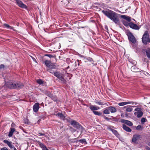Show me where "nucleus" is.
Listing matches in <instances>:
<instances>
[{
    "label": "nucleus",
    "instance_id": "1",
    "mask_svg": "<svg viewBox=\"0 0 150 150\" xmlns=\"http://www.w3.org/2000/svg\"><path fill=\"white\" fill-rule=\"evenodd\" d=\"M102 12L115 23L117 24L120 23V20L117 16V14L114 11L107 9L106 10H102Z\"/></svg>",
    "mask_w": 150,
    "mask_h": 150
},
{
    "label": "nucleus",
    "instance_id": "2",
    "mask_svg": "<svg viewBox=\"0 0 150 150\" xmlns=\"http://www.w3.org/2000/svg\"><path fill=\"white\" fill-rule=\"evenodd\" d=\"M7 87L9 88H22L24 86L23 84L21 82H18L14 83L12 82H8L5 84Z\"/></svg>",
    "mask_w": 150,
    "mask_h": 150
},
{
    "label": "nucleus",
    "instance_id": "3",
    "mask_svg": "<svg viewBox=\"0 0 150 150\" xmlns=\"http://www.w3.org/2000/svg\"><path fill=\"white\" fill-rule=\"evenodd\" d=\"M142 42L145 45L150 43V35L147 31H146L143 35L142 38Z\"/></svg>",
    "mask_w": 150,
    "mask_h": 150
},
{
    "label": "nucleus",
    "instance_id": "4",
    "mask_svg": "<svg viewBox=\"0 0 150 150\" xmlns=\"http://www.w3.org/2000/svg\"><path fill=\"white\" fill-rule=\"evenodd\" d=\"M142 138V135L138 134L133 135L131 143L134 145H137L140 143L141 139Z\"/></svg>",
    "mask_w": 150,
    "mask_h": 150
},
{
    "label": "nucleus",
    "instance_id": "5",
    "mask_svg": "<svg viewBox=\"0 0 150 150\" xmlns=\"http://www.w3.org/2000/svg\"><path fill=\"white\" fill-rule=\"evenodd\" d=\"M54 75L64 84H66L67 82L66 80L64 78V75L60 71H56L53 74Z\"/></svg>",
    "mask_w": 150,
    "mask_h": 150
},
{
    "label": "nucleus",
    "instance_id": "6",
    "mask_svg": "<svg viewBox=\"0 0 150 150\" xmlns=\"http://www.w3.org/2000/svg\"><path fill=\"white\" fill-rule=\"evenodd\" d=\"M126 34L128 37V39L129 42L133 44L136 43V39L132 33H131L129 30L126 31Z\"/></svg>",
    "mask_w": 150,
    "mask_h": 150
},
{
    "label": "nucleus",
    "instance_id": "7",
    "mask_svg": "<svg viewBox=\"0 0 150 150\" xmlns=\"http://www.w3.org/2000/svg\"><path fill=\"white\" fill-rule=\"evenodd\" d=\"M71 125L77 129L81 130L83 131L84 130V128L78 122L74 120L71 123Z\"/></svg>",
    "mask_w": 150,
    "mask_h": 150
},
{
    "label": "nucleus",
    "instance_id": "8",
    "mask_svg": "<svg viewBox=\"0 0 150 150\" xmlns=\"http://www.w3.org/2000/svg\"><path fill=\"white\" fill-rule=\"evenodd\" d=\"M142 51L144 55L147 57L149 60H150V47L142 49Z\"/></svg>",
    "mask_w": 150,
    "mask_h": 150
},
{
    "label": "nucleus",
    "instance_id": "9",
    "mask_svg": "<svg viewBox=\"0 0 150 150\" xmlns=\"http://www.w3.org/2000/svg\"><path fill=\"white\" fill-rule=\"evenodd\" d=\"M56 66L54 64V63H52L51 65H50V66L47 67L48 69L47 71L50 72V73L54 74L55 71L53 70V69L56 68Z\"/></svg>",
    "mask_w": 150,
    "mask_h": 150
},
{
    "label": "nucleus",
    "instance_id": "10",
    "mask_svg": "<svg viewBox=\"0 0 150 150\" xmlns=\"http://www.w3.org/2000/svg\"><path fill=\"white\" fill-rule=\"evenodd\" d=\"M16 2L17 5L20 8L26 9L27 6L20 0H16Z\"/></svg>",
    "mask_w": 150,
    "mask_h": 150
},
{
    "label": "nucleus",
    "instance_id": "11",
    "mask_svg": "<svg viewBox=\"0 0 150 150\" xmlns=\"http://www.w3.org/2000/svg\"><path fill=\"white\" fill-rule=\"evenodd\" d=\"M135 111H136L137 112H135L134 114L137 115V117L139 118L142 116L143 113L141 108H136Z\"/></svg>",
    "mask_w": 150,
    "mask_h": 150
},
{
    "label": "nucleus",
    "instance_id": "12",
    "mask_svg": "<svg viewBox=\"0 0 150 150\" xmlns=\"http://www.w3.org/2000/svg\"><path fill=\"white\" fill-rule=\"evenodd\" d=\"M111 127L114 128V127L109 125L108 127L107 128V129L111 131L115 136L117 137H118L120 135L117 131L115 129H112Z\"/></svg>",
    "mask_w": 150,
    "mask_h": 150
},
{
    "label": "nucleus",
    "instance_id": "13",
    "mask_svg": "<svg viewBox=\"0 0 150 150\" xmlns=\"http://www.w3.org/2000/svg\"><path fill=\"white\" fill-rule=\"evenodd\" d=\"M129 26L131 28L136 30H138L140 28V27L137 25L133 23L132 22H129Z\"/></svg>",
    "mask_w": 150,
    "mask_h": 150
},
{
    "label": "nucleus",
    "instance_id": "14",
    "mask_svg": "<svg viewBox=\"0 0 150 150\" xmlns=\"http://www.w3.org/2000/svg\"><path fill=\"white\" fill-rule=\"evenodd\" d=\"M120 122L130 126H132L133 125L131 121L121 119Z\"/></svg>",
    "mask_w": 150,
    "mask_h": 150
},
{
    "label": "nucleus",
    "instance_id": "15",
    "mask_svg": "<svg viewBox=\"0 0 150 150\" xmlns=\"http://www.w3.org/2000/svg\"><path fill=\"white\" fill-rule=\"evenodd\" d=\"M80 56L83 58V60H84L85 62H87V61L93 62V59L89 57H85L82 55H81Z\"/></svg>",
    "mask_w": 150,
    "mask_h": 150
},
{
    "label": "nucleus",
    "instance_id": "16",
    "mask_svg": "<svg viewBox=\"0 0 150 150\" xmlns=\"http://www.w3.org/2000/svg\"><path fill=\"white\" fill-rule=\"evenodd\" d=\"M39 108V104L37 103H35L33 106V110L35 112H37Z\"/></svg>",
    "mask_w": 150,
    "mask_h": 150
},
{
    "label": "nucleus",
    "instance_id": "17",
    "mask_svg": "<svg viewBox=\"0 0 150 150\" xmlns=\"http://www.w3.org/2000/svg\"><path fill=\"white\" fill-rule=\"evenodd\" d=\"M120 17L126 20L127 21L130 22L131 21V17L125 15H120Z\"/></svg>",
    "mask_w": 150,
    "mask_h": 150
},
{
    "label": "nucleus",
    "instance_id": "18",
    "mask_svg": "<svg viewBox=\"0 0 150 150\" xmlns=\"http://www.w3.org/2000/svg\"><path fill=\"white\" fill-rule=\"evenodd\" d=\"M38 143L39 146L42 149V150H49L43 143L39 141L38 142Z\"/></svg>",
    "mask_w": 150,
    "mask_h": 150
},
{
    "label": "nucleus",
    "instance_id": "19",
    "mask_svg": "<svg viewBox=\"0 0 150 150\" xmlns=\"http://www.w3.org/2000/svg\"><path fill=\"white\" fill-rule=\"evenodd\" d=\"M122 128L128 132H130L132 130L130 128L127 127L124 124L122 125Z\"/></svg>",
    "mask_w": 150,
    "mask_h": 150
},
{
    "label": "nucleus",
    "instance_id": "20",
    "mask_svg": "<svg viewBox=\"0 0 150 150\" xmlns=\"http://www.w3.org/2000/svg\"><path fill=\"white\" fill-rule=\"evenodd\" d=\"M132 106L127 105L124 107L123 108H126L125 111L126 112H131L133 110V108H132Z\"/></svg>",
    "mask_w": 150,
    "mask_h": 150
},
{
    "label": "nucleus",
    "instance_id": "21",
    "mask_svg": "<svg viewBox=\"0 0 150 150\" xmlns=\"http://www.w3.org/2000/svg\"><path fill=\"white\" fill-rule=\"evenodd\" d=\"M108 107V110H109L110 112L111 113H115L117 111L116 108L112 106H110Z\"/></svg>",
    "mask_w": 150,
    "mask_h": 150
},
{
    "label": "nucleus",
    "instance_id": "22",
    "mask_svg": "<svg viewBox=\"0 0 150 150\" xmlns=\"http://www.w3.org/2000/svg\"><path fill=\"white\" fill-rule=\"evenodd\" d=\"M16 131V129L14 128H11L10 129L9 132L8 134V136L9 137H12L13 135V133Z\"/></svg>",
    "mask_w": 150,
    "mask_h": 150
},
{
    "label": "nucleus",
    "instance_id": "23",
    "mask_svg": "<svg viewBox=\"0 0 150 150\" xmlns=\"http://www.w3.org/2000/svg\"><path fill=\"white\" fill-rule=\"evenodd\" d=\"M4 143L6 144L11 149L13 148V146L12 144V142H9L7 140H4L3 141Z\"/></svg>",
    "mask_w": 150,
    "mask_h": 150
},
{
    "label": "nucleus",
    "instance_id": "24",
    "mask_svg": "<svg viewBox=\"0 0 150 150\" xmlns=\"http://www.w3.org/2000/svg\"><path fill=\"white\" fill-rule=\"evenodd\" d=\"M56 116L59 117L61 119H62L63 120H65V117L63 114L62 113L58 112L56 115Z\"/></svg>",
    "mask_w": 150,
    "mask_h": 150
},
{
    "label": "nucleus",
    "instance_id": "25",
    "mask_svg": "<svg viewBox=\"0 0 150 150\" xmlns=\"http://www.w3.org/2000/svg\"><path fill=\"white\" fill-rule=\"evenodd\" d=\"M131 70L132 71L137 72H139V69H138L136 66H132L131 68Z\"/></svg>",
    "mask_w": 150,
    "mask_h": 150
},
{
    "label": "nucleus",
    "instance_id": "26",
    "mask_svg": "<svg viewBox=\"0 0 150 150\" xmlns=\"http://www.w3.org/2000/svg\"><path fill=\"white\" fill-rule=\"evenodd\" d=\"M89 108L93 112V111L97 110L100 109L99 107H96L94 106L93 105H90V106Z\"/></svg>",
    "mask_w": 150,
    "mask_h": 150
},
{
    "label": "nucleus",
    "instance_id": "27",
    "mask_svg": "<svg viewBox=\"0 0 150 150\" xmlns=\"http://www.w3.org/2000/svg\"><path fill=\"white\" fill-rule=\"evenodd\" d=\"M4 26L6 28L8 29H12L13 30V31H16V30L14 29V28L12 26H11L10 25H9L6 24V23H4Z\"/></svg>",
    "mask_w": 150,
    "mask_h": 150
},
{
    "label": "nucleus",
    "instance_id": "28",
    "mask_svg": "<svg viewBox=\"0 0 150 150\" xmlns=\"http://www.w3.org/2000/svg\"><path fill=\"white\" fill-rule=\"evenodd\" d=\"M120 119L116 117L111 116L110 120L114 122H117L119 121Z\"/></svg>",
    "mask_w": 150,
    "mask_h": 150
},
{
    "label": "nucleus",
    "instance_id": "29",
    "mask_svg": "<svg viewBox=\"0 0 150 150\" xmlns=\"http://www.w3.org/2000/svg\"><path fill=\"white\" fill-rule=\"evenodd\" d=\"M52 63L51 61L47 60H45L44 62V63L47 67H48Z\"/></svg>",
    "mask_w": 150,
    "mask_h": 150
},
{
    "label": "nucleus",
    "instance_id": "30",
    "mask_svg": "<svg viewBox=\"0 0 150 150\" xmlns=\"http://www.w3.org/2000/svg\"><path fill=\"white\" fill-rule=\"evenodd\" d=\"M131 103L130 102H122L119 103L118 104V105L120 106H123L124 105H126L130 104Z\"/></svg>",
    "mask_w": 150,
    "mask_h": 150
},
{
    "label": "nucleus",
    "instance_id": "31",
    "mask_svg": "<svg viewBox=\"0 0 150 150\" xmlns=\"http://www.w3.org/2000/svg\"><path fill=\"white\" fill-rule=\"evenodd\" d=\"M140 74L142 75L143 76L144 75L148 76H150V75L149 73L145 71H142V72H141L140 73Z\"/></svg>",
    "mask_w": 150,
    "mask_h": 150
},
{
    "label": "nucleus",
    "instance_id": "32",
    "mask_svg": "<svg viewBox=\"0 0 150 150\" xmlns=\"http://www.w3.org/2000/svg\"><path fill=\"white\" fill-rule=\"evenodd\" d=\"M136 129L137 130L142 131L144 129V127L141 125H138L136 127Z\"/></svg>",
    "mask_w": 150,
    "mask_h": 150
},
{
    "label": "nucleus",
    "instance_id": "33",
    "mask_svg": "<svg viewBox=\"0 0 150 150\" xmlns=\"http://www.w3.org/2000/svg\"><path fill=\"white\" fill-rule=\"evenodd\" d=\"M122 22L123 24L126 27H127L129 25V23L127 21H125V20H122Z\"/></svg>",
    "mask_w": 150,
    "mask_h": 150
},
{
    "label": "nucleus",
    "instance_id": "34",
    "mask_svg": "<svg viewBox=\"0 0 150 150\" xmlns=\"http://www.w3.org/2000/svg\"><path fill=\"white\" fill-rule=\"evenodd\" d=\"M45 56H47L50 58H54L56 57V56L55 55H52L51 54H44Z\"/></svg>",
    "mask_w": 150,
    "mask_h": 150
},
{
    "label": "nucleus",
    "instance_id": "35",
    "mask_svg": "<svg viewBox=\"0 0 150 150\" xmlns=\"http://www.w3.org/2000/svg\"><path fill=\"white\" fill-rule=\"evenodd\" d=\"M50 98L54 102H57L59 100L57 99V96H54L52 95Z\"/></svg>",
    "mask_w": 150,
    "mask_h": 150
},
{
    "label": "nucleus",
    "instance_id": "36",
    "mask_svg": "<svg viewBox=\"0 0 150 150\" xmlns=\"http://www.w3.org/2000/svg\"><path fill=\"white\" fill-rule=\"evenodd\" d=\"M93 113L95 115L101 116L102 115V113L100 112H99L95 111H93Z\"/></svg>",
    "mask_w": 150,
    "mask_h": 150
},
{
    "label": "nucleus",
    "instance_id": "37",
    "mask_svg": "<svg viewBox=\"0 0 150 150\" xmlns=\"http://www.w3.org/2000/svg\"><path fill=\"white\" fill-rule=\"evenodd\" d=\"M95 102L96 104L100 105H104L105 104V103H103V102H101L100 101H98L96 100H95Z\"/></svg>",
    "mask_w": 150,
    "mask_h": 150
},
{
    "label": "nucleus",
    "instance_id": "38",
    "mask_svg": "<svg viewBox=\"0 0 150 150\" xmlns=\"http://www.w3.org/2000/svg\"><path fill=\"white\" fill-rule=\"evenodd\" d=\"M108 107L107 108L103 111V113L105 114H109L110 112L109 110L108 109Z\"/></svg>",
    "mask_w": 150,
    "mask_h": 150
},
{
    "label": "nucleus",
    "instance_id": "39",
    "mask_svg": "<svg viewBox=\"0 0 150 150\" xmlns=\"http://www.w3.org/2000/svg\"><path fill=\"white\" fill-rule=\"evenodd\" d=\"M65 120H66L67 122L69 123L71 125V123L74 121V120H72L71 118L69 117L67 118H65Z\"/></svg>",
    "mask_w": 150,
    "mask_h": 150
},
{
    "label": "nucleus",
    "instance_id": "40",
    "mask_svg": "<svg viewBox=\"0 0 150 150\" xmlns=\"http://www.w3.org/2000/svg\"><path fill=\"white\" fill-rule=\"evenodd\" d=\"M128 61L129 62L133 65H135L137 63L135 61L132 59H128Z\"/></svg>",
    "mask_w": 150,
    "mask_h": 150
},
{
    "label": "nucleus",
    "instance_id": "41",
    "mask_svg": "<svg viewBox=\"0 0 150 150\" xmlns=\"http://www.w3.org/2000/svg\"><path fill=\"white\" fill-rule=\"evenodd\" d=\"M37 82L40 85H41L43 83L44 81L41 79H40L37 81Z\"/></svg>",
    "mask_w": 150,
    "mask_h": 150
},
{
    "label": "nucleus",
    "instance_id": "42",
    "mask_svg": "<svg viewBox=\"0 0 150 150\" xmlns=\"http://www.w3.org/2000/svg\"><path fill=\"white\" fill-rule=\"evenodd\" d=\"M46 94L48 97L50 98L51 96L52 95V94L50 92L47 91L46 92Z\"/></svg>",
    "mask_w": 150,
    "mask_h": 150
},
{
    "label": "nucleus",
    "instance_id": "43",
    "mask_svg": "<svg viewBox=\"0 0 150 150\" xmlns=\"http://www.w3.org/2000/svg\"><path fill=\"white\" fill-rule=\"evenodd\" d=\"M79 141L82 144H83L84 143H85L86 144H87V142H86V140L85 139H80L79 140Z\"/></svg>",
    "mask_w": 150,
    "mask_h": 150
},
{
    "label": "nucleus",
    "instance_id": "44",
    "mask_svg": "<svg viewBox=\"0 0 150 150\" xmlns=\"http://www.w3.org/2000/svg\"><path fill=\"white\" fill-rule=\"evenodd\" d=\"M146 121V119L145 118L142 117L141 119V123L142 124H143Z\"/></svg>",
    "mask_w": 150,
    "mask_h": 150
},
{
    "label": "nucleus",
    "instance_id": "45",
    "mask_svg": "<svg viewBox=\"0 0 150 150\" xmlns=\"http://www.w3.org/2000/svg\"><path fill=\"white\" fill-rule=\"evenodd\" d=\"M149 59H148L146 58H144L142 59V61L144 62H146L147 64L149 63Z\"/></svg>",
    "mask_w": 150,
    "mask_h": 150
},
{
    "label": "nucleus",
    "instance_id": "46",
    "mask_svg": "<svg viewBox=\"0 0 150 150\" xmlns=\"http://www.w3.org/2000/svg\"><path fill=\"white\" fill-rule=\"evenodd\" d=\"M24 122L25 124H28L29 123V120L27 119H24Z\"/></svg>",
    "mask_w": 150,
    "mask_h": 150
},
{
    "label": "nucleus",
    "instance_id": "47",
    "mask_svg": "<svg viewBox=\"0 0 150 150\" xmlns=\"http://www.w3.org/2000/svg\"><path fill=\"white\" fill-rule=\"evenodd\" d=\"M104 118L107 120L108 121H109V120H110L111 118H108L106 117L105 116H104Z\"/></svg>",
    "mask_w": 150,
    "mask_h": 150
},
{
    "label": "nucleus",
    "instance_id": "48",
    "mask_svg": "<svg viewBox=\"0 0 150 150\" xmlns=\"http://www.w3.org/2000/svg\"><path fill=\"white\" fill-rule=\"evenodd\" d=\"M31 58H32V59H33V61L34 62H35L36 63H37V61L36 60L35 58L33 57H32L31 56Z\"/></svg>",
    "mask_w": 150,
    "mask_h": 150
},
{
    "label": "nucleus",
    "instance_id": "49",
    "mask_svg": "<svg viewBox=\"0 0 150 150\" xmlns=\"http://www.w3.org/2000/svg\"><path fill=\"white\" fill-rule=\"evenodd\" d=\"M125 116L127 117H129V114L127 113V112H125Z\"/></svg>",
    "mask_w": 150,
    "mask_h": 150
},
{
    "label": "nucleus",
    "instance_id": "50",
    "mask_svg": "<svg viewBox=\"0 0 150 150\" xmlns=\"http://www.w3.org/2000/svg\"><path fill=\"white\" fill-rule=\"evenodd\" d=\"M1 150H8V149L6 147H4L2 148H1Z\"/></svg>",
    "mask_w": 150,
    "mask_h": 150
},
{
    "label": "nucleus",
    "instance_id": "51",
    "mask_svg": "<svg viewBox=\"0 0 150 150\" xmlns=\"http://www.w3.org/2000/svg\"><path fill=\"white\" fill-rule=\"evenodd\" d=\"M93 66H96L97 65V63L95 62H91Z\"/></svg>",
    "mask_w": 150,
    "mask_h": 150
},
{
    "label": "nucleus",
    "instance_id": "52",
    "mask_svg": "<svg viewBox=\"0 0 150 150\" xmlns=\"http://www.w3.org/2000/svg\"><path fill=\"white\" fill-rule=\"evenodd\" d=\"M4 67V66L3 64H1L0 65V69H3Z\"/></svg>",
    "mask_w": 150,
    "mask_h": 150
},
{
    "label": "nucleus",
    "instance_id": "53",
    "mask_svg": "<svg viewBox=\"0 0 150 150\" xmlns=\"http://www.w3.org/2000/svg\"><path fill=\"white\" fill-rule=\"evenodd\" d=\"M38 135H41V136H45V135L44 134H43L40 132H39L38 133Z\"/></svg>",
    "mask_w": 150,
    "mask_h": 150
},
{
    "label": "nucleus",
    "instance_id": "54",
    "mask_svg": "<svg viewBox=\"0 0 150 150\" xmlns=\"http://www.w3.org/2000/svg\"><path fill=\"white\" fill-rule=\"evenodd\" d=\"M16 125L13 123L11 124V126L12 127H14L16 126Z\"/></svg>",
    "mask_w": 150,
    "mask_h": 150
},
{
    "label": "nucleus",
    "instance_id": "55",
    "mask_svg": "<svg viewBox=\"0 0 150 150\" xmlns=\"http://www.w3.org/2000/svg\"><path fill=\"white\" fill-rule=\"evenodd\" d=\"M75 63H76V64H77L78 65V66H79V60H77V62H75Z\"/></svg>",
    "mask_w": 150,
    "mask_h": 150
},
{
    "label": "nucleus",
    "instance_id": "56",
    "mask_svg": "<svg viewBox=\"0 0 150 150\" xmlns=\"http://www.w3.org/2000/svg\"><path fill=\"white\" fill-rule=\"evenodd\" d=\"M146 150H150V147L148 146H146Z\"/></svg>",
    "mask_w": 150,
    "mask_h": 150
},
{
    "label": "nucleus",
    "instance_id": "57",
    "mask_svg": "<svg viewBox=\"0 0 150 150\" xmlns=\"http://www.w3.org/2000/svg\"><path fill=\"white\" fill-rule=\"evenodd\" d=\"M121 116L122 117H124V114L123 113H121Z\"/></svg>",
    "mask_w": 150,
    "mask_h": 150
},
{
    "label": "nucleus",
    "instance_id": "58",
    "mask_svg": "<svg viewBox=\"0 0 150 150\" xmlns=\"http://www.w3.org/2000/svg\"><path fill=\"white\" fill-rule=\"evenodd\" d=\"M83 105L84 106H86L87 107H88V105L85 104H83Z\"/></svg>",
    "mask_w": 150,
    "mask_h": 150
},
{
    "label": "nucleus",
    "instance_id": "59",
    "mask_svg": "<svg viewBox=\"0 0 150 150\" xmlns=\"http://www.w3.org/2000/svg\"><path fill=\"white\" fill-rule=\"evenodd\" d=\"M15 132L16 133V134H18L19 133V132H18V131H15Z\"/></svg>",
    "mask_w": 150,
    "mask_h": 150
},
{
    "label": "nucleus",
    "instance_id": "60",
    "mask_svg": "<svg viewBox=\"0 0 150 150\" xmlns=\"http://www.w3.org/2000/svg\"><path fill=\"white\" fill-rule=\"evenodd\" d=\"M13 150H17L15 147L14 146L13 147Z\"/></svg>",
    "mask_w": 150,
    "mask_h": 150
},
{
    "label": "nucleus",
    "instance_id": "61",
    "mask_svg": "<svg viewBox=\"0 0 150 150\" xmlns=\"http://www.w3.org/2000/svg\"><path fill=\"white\" fill-rule=\"evenodd\" d=\"M132 20L134 21H135V20L134 19H133Z\"/></svg>",
    "mask_w": 150,
    "mask_h": 150
},
{
    "label": "nucleus",
    "instance_id": "62",
    "mask_svg": "<svg viewBox=\"0 0 150 150\" xmlns=\"http://www.w3.org/2000/svg\"><path fill=\"white\" fill-rule=\"evenodd\" d=\"M105 28H106L108 29V28H107V26L106 27H106H105Z\"/></svg>",
    "mask_w": 150,
    "mask_h": 150
},
{
    "label": "nucleus",
    "instance_id": "63",
    "mask_svg": "<svg viewBox=\"0 0 150 150\" xmlns=\"http://www.w3.org/2000/svg\"><path fill=\"white\" fill-rule=\"evenodd\" d=\"M105 28H106L108 29V28H107V26L106 27H106H105Z\"/></svg>",
    "mask_w": 150,
    "mask_h": 150
},
{
    "label": "nucleus",
    "instance_id": "64",
    "mask_svg": "<svg viewBox=\"0 0 150 150\" xmlns=\"http://www.w3.org/2000/svg\"><path fill=\"white\" fill-rule=\"evenodd\" d=\"M105 28H106L108 29V28H107V26L106 27H106H105Z\"/></svg>",
    "mask_w": 150,
    "mask_h": 150
}]
</instances>
